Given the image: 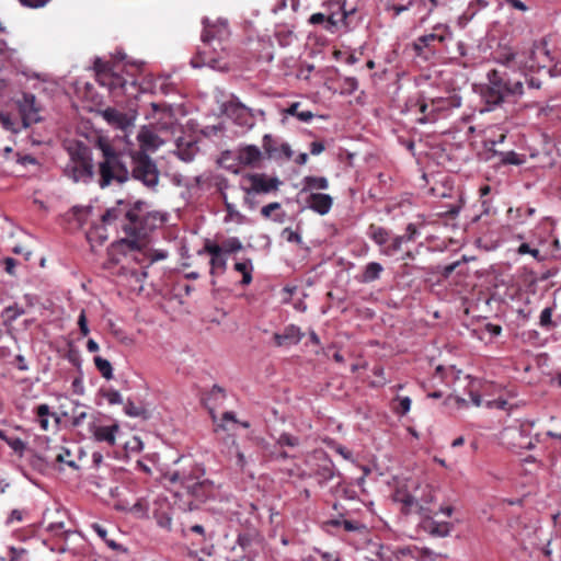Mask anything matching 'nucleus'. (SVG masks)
Here are the masks:
<instances>
[{
  "label": "nucleus",
  "instance_id": "nucleus-20",
  "mask_svg": "<svg viewBox=\"0 0 561 561\" xmlns=\"http://www.w3.org/2000/svg\"><path fill=\"white\" fill-rule=\"evenodd\" d=\"M534 426L535 421H527L520 425L517 431L520 440L513 445L516 453H518L519 449H534L536 445L541 442L540 434H536L534 437H530V428Z\"/></svg>",
  "mask_w": 561,
  "mask_h": 561
},
{
  "label": "nucleus",
  "instance_id": "nucleus-47",
  "mask_svg": "<svg viewBox=\"0 0 561 561\" xmlns=\"http://www.w3.org/2000/svg\"><path fill=\"white\" fill-rule=\"evenodd\" d=\"M91 528L108 547H111L114 550L118 549V545L114 540L107 538V530L105 527L98 523H94L91 525Z\"/></svg>",
  "mask_w": 561,
  "mask_h": 561
},
{
  "label": "nucleus",
  "instance_id": "nucleus-12",
  "mask_svg": "<svg viewBox=\"0 0 561 561\" xmlns=\"http://www.w3.org/2000/svg\"><path fill=\"white\" fill-rule=\"evenodd\" d=\"M453 38V32L447 24L438 23L433 27V32L415 38L412 48L417 57L427 59L436 51V43H445Z\"/></svg>",
  "mask_w": 561,
  "mask_h": 561
},
{
  "label": "nucleus",
  "instance_id": "nucleus-50",
  "mask_svg": "<svg viewBox=\"0 0 561 561\" xmlns=\"http://www.w3.org/2000/svg\"><path fill=\"white\" fill-rule=\"evenodd\" d=\"M288 7H290L294 12H297L300 7V0H277L275 7L273 8V12L277 13L279 11H284Z\"/></svg>",
  "mask_w": 561,
  "mask_h": 561
},
{
  "label": "nucleus",
  "instance_id": "nucleus-2",
  "mask_svg": "<svg viewBox=\"0 0 561 561\" xmlns=\"http://www.w3.org/2000/svg\"><path fill=\"white\" fill-rule=\"evenodd\" d=\"M66 512L57 504L43 512L42 520L37 525V538L41 540L37 553L67 551L78 553L76 543L82 541V537L79 533L66 528Z\"/></svg>",
  "mask_w": 561,
  "mask_h": 561
},
{
  "label": "nucleus",
  "instance_id": "nucleus-25",
  "mask_svg": "<svg viewBox=\"0 0 561 561\" xmlns=\"http://www.w3.org/2000/svg\"><path fill=\"white\" fill-rule=\"evenodd\" d=\"M302 333L300 329L294 324L287 325L282 333L273 335L276 346L295 345L301 341Z\"/></svg>",
  "mask_w": 561,
  "mask_h": 561
},
{
  "label": "nucleus",
  "instance_id": "nucleus-24",
  "mask_svg": "<svg viewBox=\"0 0 561 561\" xmlns=\"http://www.w3.org/2000/svg\"><path fill=\"white\" fill-rule=\"evenodd\" d=\"M174 533L181 534L182 537H188L190 533L201 536L203 539L206 537V531L203 525L192 524L190 522V515L183 512L181 515H176Z\"/></svg>",
  "mask_w": 561,
  "mask_h": 561
},
{
  "label": "nucleus",
  "instance_id": "nucleus-49",
  "mask_svg": "<svg viewBox=\"0 0 561 561\" xmlns=\"http://www.w3.org/2000/svg\"><path fill=\"white\" fill-rule=\"evenodd\" d=\"M414 5V0H409L405 4L387 3L385 10L392 12L393 18L399 16L402 12L410 10Z\"/></svg>",
  "mask_w": 561,
  "mask_h": 561
},
{
  "label": "nucleus",
  "instance_id": "nucleus-45",
  "mask_svg": "<svg viewBox=\"0 0 561 561\" xmlns=\"http://www.w3.org/2000/svg\"><path fill=\"white\" fill-rule=\"evenodd\" d=\"M87 419L85 407L79 403H76V407L71 412V422L73 426H80L84 420Z\"/></svg>",
  "mask_w": 561,
  "mask_h": 561
},
{
  "label": "nucleus",
  "instance_id": "nucleus-35",
  "mask_svg": "<svg viewBox=\"0 0 561 561\" xmlns=\"http://www.w3.org/2000/svg\"><path fill=\"white\" fill-rule=\"evenodd\" d=\"M233 106H234V112L236 111L244 112L245 114H248L250 116V117L242 118V114H240L237 117V119H239L238 124L245 126L248 128H252L254 126V111L252 108L245 106L240 101L236 102L233 104Z\"/></svg>",
  "mask_w": 561,
  "mask_h": 561
},
{
  "label": "nucleus",
  "instance_id": "nucleus-54",
  "mask_svg": "<svg viewBox=\"0 0 561 561\" xmlns=\"http://www.w3.org/2000/svg\"><path fill=\"white\" fill-rule=\"evenodd\" d=\"M39 417H51V428L57 430L59 425V419L54 414L49 413V408L47 404H41L37 407V419Z\"/></svg>",
  "mask_w": 561,
  "mask_h": 561
},
{
  "label": "nucleus",
  "instance_id": "nucleus-32",
  "mask_svg": "<svg viewBox=\"0 0 561 561\" xmlns=\"http://www.w3.org/2000/svg\"><path fill=\"white\" fill-rule=\"evenodd\" d=\"M299 107H300V103L294 102L287 108H285L283 111V114L285 116H295L300 122L309 123L314 116L313 113L309 110L299 111Z\"/></svg>",
  "mask_w": 561,
  "mask_h": 561
},
{
  "label": "nucleus",
  "instance_id": "nucleus-41",
  "mask_svg": "<svg viewBox=\"0 0 561 561\" xmlns=\"http://www.w3.org/2000/svg\"><path fill=\"white\" fill-rule=\"evenodd\" d=\"M358 89V80L355 77H344L341 80V93L352 95Z\"/></svg>",
  "mask_w": 561,
  "mask_h": 561
},
{
  "label": "nucleus",
  "instance_id": "nucleus-1",
  "mask_svg": "<svg viewBox=\"0 0 561 561\" xmlns=\"http://www.w3.org/2000/svg\"><path fill=\"white\" fill-rule=\"evenodd\" d=\"M104 226H114L124 237L118 241L130 251H139L144 241L162 220L157 211H147L142 201L119 199L101 217Z\"/></svg>",
  "mask_w": 561,
  "mask_h": 561
},
{
  "label": "nucleus",
  "instance_id": "nucleus-39",
  "mask_svg": "<svg viewBox=\"0 0 561 561\" xmlns=\"http://www.w3.org/2000/svg\"><path fill=\"white\" fill-rule=\"evenodd\" d=\"M0 123L5 130H9V131H12L15 134L19 133L23 128L21 125V122L16 123L11 117L10 114L4 113V112H0Z\"/></svg>",
  "mask_w": 561,
  "mask_h": 561
},
{
  "label": "nucleus",
  "instance_id": "nucleus-60",
  "mask_svg": "<svg viewBox=\"0 0 561 561\" xmlns=\"http://www.w3.org/2000/svg\"><path fill=\"white\" fill-rule=\"evenodd\" d=\"M516 58V54L515 53H504V54H501L499 57L495 58V61L497 64H500L501 66H503V68H506L508 69V65L514 61Z\"/></svg>",
  "mask_w": 561,
  "mask_h": 561
},
{
  "label": "nucleus",
  "instance_id": "nucleus-19",
  "mask_svg": "<svg viewBox=\"0 0 561 561\" xmlns=\"http://www.w3.org/2000/svg\"><path fill=\"white\" fill-rule=\"evenodd\" d=\"M15 104L22 127H30L34 121L33 116L35 115V95L32 93H22V96L15 100Z\"/></svg>",
  "mask_w": 561,
  "mask_h": 561
},
{
  "label": "nucleus",
  "instance_id": "nucleus-6",
  "mask_svg": "<svg viewBox=\"0 0 561 561\" xmlns=\"http://www.w3.org/2000/svg\"><path fill=\"white\" fill-rule=\"evenodd\" d=\"M69 160L64 168V173L75 183L88 184L93 181L94 170L92 150L82 141H71L67 146Z\"/></svg>",
  "mask_w": 561,
  "mask_h": 561
},
{
  "label": "nucleus",
  "instance_id": "nucleus-7",
  "mask_svg": "<svg viewBox=\"0 0 561 561\" xmlns=\"http://www.w3.org/2000/svg\"><path fill=\"white\" fill-rule=\"evenodd\" d=\"M129 180L140 182L151 192L158 191L160 171L157 162L146 152L128 151Z\"/></svg>",
  "mask_w": 561,
  "mask_h": 561
},
{
  "label": "nucleus",
  "instance_id": "nucleus-63",
  "mask_svg": "<svg viewBox=\"0 0 561 561\" xmlns=\"http://www.w3.org/2000/svg\"><path fill=\"white\" fill-rule=\"evenodd\" d=\"M10 552L11 561H26L24 557L27 553V551L25 549L12 547Z\"/></svg>",
  "mask_w": 561,
  "mask_h": 561
},
{
  "label": "nucleus",
  "instance_id": "nucleus-61",
  "mask_svg": "<svg viewBox=\"0 0 561 561\" xmlns=\"http://www.w3.org/2000/svg\"><path fill=\"white\" fill-rule=\"evenodd\" d=\"M124 410H125V413L131 417L140 416L144 412L142 408L135 405L131 401H128L125 404Z\"/></svg>",
  "mask_w": 561,
  "mask_h": 561
},
{
  "label": "nucleus",
  "instance_id": "nucleus-22",
  "mask_svg": "<svg viewBox=\"0 0 561 561\" xmlns=\"http://www.w3.org/2000/svg\"><path fill=\"white\" fill-rule=\"evenodd\" d=\"M175 512L167 501L159 503V506L153 512V517L157 525L168 531H174L175 523L173 524Z\"/></svg>",
  "mask_w": 561,
  "mask_h": 561
},
{
  "label": "nucleus",
  "instance_id": "nucleus-18",
  "mask_svg": "<svg viewBox=\"0 0 561 561\" xmlns=\"http://www.w3.org/2000/svg\"><path fill=\"white\" fill-rule=\"evenodd\" d=\"M137 141L139 144V148L135 151H142L148 154L149 152L157 151L163 145V140L159 135L148 126H142L138 131Z\"/></svg>",
  "mask_w": 561,
  "mask_h": 561
},
{
  "label": "nucleus",
  "instance_id": "nucleus-51",
  "mask_svg": "<svg viewBox=\"0 0 561 561\" xmlns=\"http://www.w3.org/2000/svg\"><path fill=\"white\" fill-rule=\"evenodd\" d=\"M331 525L341 526L346 531H357L363 527L360 523L348 519H334L331 522Z\"/></svg>",
  "mask_w": 561,
  "mask_h": 561
},
{
  "label": "nucleus",
  "instance_id": "nucleus-28",
  "mask_svg": "<svg viewBox=\"0 0 561 561\" xmlns=\"http://www.w3.org/2000/svg\"><path fill=\"white\" fill-rule=\"evenodd\" d=\"M423 529L434 537H447L451 533L453 525L448 522H437L432 517H427L422 523Z\"/></svg>",
  "mask_w": 561,
  "mask_h": 561
},
{
  "label": "nucleus",
  "instance_id": "nucleus-5",
  "mask_svg": "<svg viewBox=\"0 0 561 561\" xmlns=\"http://www.w3.org/2000/svg\"><path fill=\"white\" fill-rule=\"evenodd\" d=\"M204 30L202 33V46L198 47L197 54L191 59L193 68H217L219 67L220 56L218 50L224 49L222 41L228 37L229 30L227 22L209 24L208 20H203Z\"/></svg>",
  "mask_w": 561,
  "mask_h": 561
},
{
  "label": "nucleus",
  "instance_id": "nucleus-27",
  "mask_svg": "<svg viewBox=\"0 0 561 561\" xmlns=\"http://www.w3.org/2000/svg\"><path fill=\"white\" fill-rule=\"evenodd\" d=\"M103 117L105 121L116 128L126 129L133 125V118L126 113H123L116 108L107 107L103 111Z\"/></svg>",
  "mask_w": 561,
  "mask_h": 561
},
{
  "label": "nucleus",
  "instance_id": "nucleus-15",
  "mask_svg": "<svg viewBox=\"0 0 561 561\" xmlns=\"http://www.w3.org/2000/svg\"><path fill=\"white\" fill-rule=\"evenodd\" d=\"M99 83L106 87L108 91L114 94L134 95V92H138L135 79L127 80L113 70L107 75H101V81Z\"/></svg>",
  "mask_w": 561,
  "mask_h": 561
},
{
  "label": "nucleus",
  "instance_id": "nucleus-33",
  "mask_svg": "<svg viewBox=\"0 0 561 561\" xmlns=\"http://www.w3.org/2000/svg\"><path fill=\"white\" fill-rule=\"evenodd\" d=\"M159 285H172V288L170 289V297L169 299H175L178 300L179 304H183V295L182 293L184 291L185 295H188L190 294V290H191V287L187 283H182V282H179V283H159Z\"/></svg>",
  "mask_w": 561,
  "mask_h": 561
},
{
  "label": "nucleus",
  "instance_id": "nucleus-16",
  "mask_svg": "<svg viewBox=\"0 0 561 561\" xmlns=\"http://www.w3.org/2000/svg\"><path fill=\"white\" fill-rule=\"evenodd\" d=\"M264 154L273 160H289L294 152L288 142H279L271 134H265L262 139Z\"/></svg>",
  "mask_w": 561,
  "mask_h": 561
},
{
  "label": "nucleus",
  "instance_id": "nucleus-14",
  "mask_svg": "<svg viewBox=\"0 0 561 561\" xmlns=\"http://www.w3.org/2000/svg\"><path fill=\"white\" fill-rule=\"evenodd\" d=\"M236 546L243 552L242 560L256 561L264 549V537L256 529H248L238 535Z\"/></svg>",
  "mask_w": 561,
  "mask_h": 561
},
{
  "label": "nucleus",
  "instance_id": "nucleus-3",
  "mask_svg": "<svg viewBox=\"0 0 561 561\" xmlns=\"http://www.w3.org/2000/svg\"><path fill=\"white\" fill-rule=\"evenodd\" d=\"M488 82L481 88V98L486 111H492L505 102H516L524 94L523 75L506 68L491 69Z\"/></svg>",
  "mask_w": 561,
  "mask_h": 561
},
{
  "label": "nucleus",
  "instance_id": "nucleus-9",
  "mask_svg": "<svg viewBox=\"0 0 561 561\" xmlns=\"http://www.w3.org/2000/svg\"><path fill=\"white\" fill-rule=\"evenodd\" d=\"M461 105V96L456 93H448L446 96L434 98L426 100L420 96L416 100L415 106L422 114L417 122L421 124L433 123L445 116L446 113Z\"/></svg>",
  "mask_w": 561,
  "mask_h": 561
},
{
  "label": "nucleus",
  "instance_id": "nucleus-56",
  "mask_svg": "<svg viewBox=\"0 0 561 561\" xmlns=\"http://www.w3.org/2000/svg\"><path fill=\"white\" fill-rule=\"evenodd\" d=\"M552 309L550 307L545 308L540 313L539 323L542 328H551L554 327L552 322Z\"/></svg>",
  "mask_w": 561,
  "mask_h": 561
},
{
  "label": "nucleus",
  "instance_id": "nucleus-46",
  "mask_svg": "<svg viewBox=\"0 0 561 561\" xmlns=\"http://www.w3.org/2000/svg\"><path fill=\"white\" fill-rule=\"evenodd\" d=\"M234 270L242 274V280H252V262L251 260H244L234 264Z\"/></svg>",
  "mask_w": 561,
  "mask_h": 561
},
{
  "label": "nucleus",
  "instance_id": "nucleus-21",
  "mask_svg": "<svg viewBox=\"0 0 561 561\" xmlns=\"http://www.w3.org/2000/svg\"><path fill=\"white\" fill-rule=\"evenodd\" d=\"M332 206L333 198L331 195L325 193L311 192L306 198V207L319 214L320 216L329 214Z\"/></svg>",
  "mask_w": 561,
  "mask_h": 561
},
{
  "label": "nucleus",
  "instance_id": "nucleus-11",
  "mask_svg": "<svg viewBox=\"0 0 561 561\" xmlns=\"http://www.w3.org/2000/svg\"><path fill=\"white\" fill-rule=\"evenodd\" d=\"M51 439L47 436L37 437V449H41V455H37V470H43L39 462L45 463L47 467L62 469L66 465L70 468H77L75 459H65V456H70V450L59 444L50 445Z\"/></svg>",
  "mask_w": 561,
  "mask_h": 561
},
{
  "label": "nucleus",
  "instance_id": "nucleus-59",
  "mask_svg": "<svg viewBox=\"0 0 561 561\" xmlns=\"http://www.w3.org/2000/svg\"><path fill=\"white\" fill-rule=\"evenodd\" d=\"M225 206H226L227 216L229 217V219H236L238 222L242 221L243 215L239 210L236 209L233 204L228 203L226 201Z\"/></svg>",
  "mask_w": 561,
  "mask_h": 561
},
{
  "label": "nucleus",
  "instance_id": "nucleus-38",
  "mask_svg": "<svg viewBox=\"0 0 561 561\" xmlns=\"http://www.w3.org/2000/svg\"><path fill=\"white\" fill-rule=\"evenodd\" d=\"M94 365L103 378H105L106 380H111L113 378V367L107 359L101 356H95Z\"/></svg>",
  "mask_w": 561,
  "mask_h": 561
},
{
  "label": "nucleus",
  "instance_id": "nucleus-10",
  "mask_svg": "<svg viewBox=\"0 0 561 561\" xmlns=\"http://www.w3.org/2000/svg\"><path fill=\"white\" fill-rule=\"evenodd\" d=\"M354 9L347 11L345 2L340 0L329 1L323 12H317L310 15L308 22L311 25H321L330 33H336L342 28H347V18L354 13Z\"/></svg>",
  "mask_w": 561,
  "mask_h": 561
},
{
  "label": "nucleus",
  "instance_id": "nucleus-34",
  "mask_svg": "<svg viewBox=\"0 0 561 561\" xmlns=\"http://www.w3.org/2000/svg\"><path fill=\"white\" fill-rule=\"evenodd\" d=\"M370 239L376 242L378 245H380L382 249L387 245L389 241V232L387 229L378 226L371 225L369 227L368 232Z\"/></svg>",
  "mask_w": 561,
  "mask_h": 561
},
{
  "label": "nucleus",
  "instance_id": "nucleus-17",
  "mask_svg": "<svg viewBox=\"0 0 561 561\" xmlns=\"http://www.w3.org/2000/svg\"><path fill=\"white\" fill-rule=\"evenodd\" d=\"M263 158L264 152L255 145H241L236 150V160L244 167H260Z\"/></svg>",
  "mask_w": 561,
  "mask_h": 561
},
{
  "label": "nucleus",
  "instance_id": "nucleus-64",
  "mask_svg": "<svg viewBox=\"0 0 561 561\" xmlns=\"http://www.w3.org/2000/svg\"><path fill=\"white\" fill-rule=\"evenodd\" d=\"M21 313H22V310L19 309L18 307H13V306L5 307V309L3 311V316L8 320H15Z\"/></svg>",
  "mask_w": 561,
  "mask_h": 561
},
{
  "label": "nucleus",
  "instance_id": "nucleus-30",
  "mask_svg": "<svg viewBox=\"0 0 561 561\" xmlns=\"http://www.w3.org/2000/svg\"><path fill=\"white\" fill-rule=\"evenodd\" d=\"M302 188L300 193L312 192L313 190H327L329 187V181L325 176H305L301 181Z\"/></svg>",
  "mask_w": 561,
  "mask_h": 561
},
{
  "label": "nucleus",
  "instance_id": "nucleus-4",
  "mask_svg": "<svg viewBox=\"0 0 561 561\" xmlns=\"http://www.w3.org/2000/svg\"><path fill=\"white\" fill-rule=\"evenodd\" d=\"M101 152L98 161V184L101 188L123 185L129 181L128 151L115 148L107 138L100 137L95 144Z\"/></svg>",
  "mask_w": 561,
  "mask_h": 561
},
{
  "label": "nucleus",
  "instance_id": "nucleus-29",
  "mask_svg": "<svg viewBox=\"0 0 561 561\" xmlns=\"http://www.w3.org/2000/svg\"><path fill=\"white\" fill-rule=\"evenodd\" d=\"M119 432V426L117 424L108 425V426H93L92 435L96 442L106 443L110 446H114L116 443V435Z\"/></svg>",
  "mask_w": 561,
  "mask_h": 561
},
{
  "label": "nucleus",
  "instance_id": "nucleus-57",
  "mask_svg": "<svg viewBox=\"0 0 561 561\" xmlns=\"http://www.w3.org/2000/svg\"><path fill=\"white\" fill-rule=\"evenodd\" d=\"M147 256H148V260L150 261V263H154L158 261L165 260L169 256V252L167 250L157 249V250L149 251Z\"/></svg>",
  "mask_w": 561,
  "mask_h": 561
},
{
  "label": "nucleus",
  "instance_id": "nucleus-48",
  "mask_svg": "<svg viewBox=\"0 0 561 561\" xmlns=\"http://www.w3.org/2000/svg\"><path fill=\"white\" fill-rule=\"evenodd\" d=\"M277 445L280 447L287 446V447H297L300 444V440L297 436L291 435L289 433H282L277 440Z\"/></svg>",
  "mask_w": 561,
  "mask_h": 561
},
{
  "label": "nucleus",
  "instance_id": "nucleus-62",
  "mask_svg": "<svg viewBox=\"0 0 561 561\" xmlns=\"http://www.w3.org/2000/svg\"><path fill=\"white\" fill-rule=\"evenodd\" d=\"M417 234L419 231L416 229V226L414 224H409L405 228L404 234H402V238L405 240V242H409L414 240Z\"/></svg>",
  "mask_w": 561,
  "mask_h": 561
},
{
  "label": "nucleus",
  "instance_id": "nucleus-55",
  "mask_svg": "<svg viewBox=\"0 0 561 561\" xmlns=\"http://www.w3.org/2000/svg\"><path fill=\"white\" fill-rule=\"evenodd\" d=\"M282 236L286 239L287 242L290 243L300 244L302 242L301 234L290 228H285L282 232Z\"/></svg>",
  "mask_w": 561,
  "mask_h": 561
},
{
  "label": "nucleus",
  "instance_id": "nucleus-13",
  "mask_svg": "<svg viewBox=\"0 0 561 561\" xmlns=\"http://www.w3.org/2000/svg\"><path fill=\"white\" fill-rule=\"evenodd\" d=\"M282 182L277 176L265 173H248L242 176L241 190L245 193L244 203H250V196L268 194L278 191Z\"/></svg>",
  "mask_w": 561,
  "mask_h": 561
},
{
  "label": "nucleus",
  "instance_id": "nucleus-43",
  "mask_svg": "<svg viewBox=\"0 0 561 561\" xmlns=\"http://www.w3.org/2000/svg\"><path fill=\"white\" fill-rule=\"evenodd\" d=\"M220 247L224 249V253L226 254L238 252L243 248L242 242L238 237H230L226 239Z\"/></svg>",
  "mask_w": 561,
  "mask_h": 561
},
{
  "label": "nucleus",
  "instance_id": "nucleus-8",
  "mask_svg": "<svg viewBox=\"0 0 561 561\" xmlns=\"http://www.w3.org/2000/svg\"><path fill=\"white\" fill-rule=\"evenodd\" d=\"M205 470L202 466L195 465L190 472L174 471L170 474L171 482H180L198 502H205L215 494V484L209 479H202Z\"/></svg>",
  "mask_w": 561,
  "mask_h": 561
},
{
  "label": "nucleus",
  "instance_id": "nucleus-58",
  "mask_svg": "<svg viewBox=\"0 0 561 561\" xmlns=\"http://www.w3.org/2000/svg\"><path fill=\"white\" fill-rule=\"evenodd\" d=\"M103 397L107 400L110 404H121L123 402L122 394L118 390L111 389L104 392Z\"/></svg>",
  "mask_w": 561,
  "mask_h": 561
},
{
  "label": "nucleus",
  "instance_id": "nucleus-52",
  "mask_svg": "<svg viewBox=\"0 0 561 561\" xmlns=\"http://www.w3.org/2000/svg\"><path fill=\"white\" fill-rule=\"evenodd\" d=\"M91 209L88 207H81V206H73L71 208V214L73 218L78 221V225L82 226L88 216L90 215Z\"/></svg>",
  "mask_w": 561,
  "mask_h": 561
},
{
  "label": "nucleus",
  "instance_id": "nucleus-23",
  "mask_svg": "<svg viewBox=\"0 0 561 561\" xmlns=\"http://www.w3.org/2000/svg\"><path fill=\"white\" fill-rule=\"evenodd\" d=\"M207 253L210 255V268L214 273L215 270H225L227 257L224 253V249L217 243H213L209 240L206 241L203 250L198 251V254Z\"/></svg>",
  "mask_w": 561,
  "mask_h": 561
},
{
  "label": "nucleus",
  "instance_id": "nucleus-36",
  "mask_svg": "<svg viewBox=\"0 0 561 561\" xmlns=\"http://www.w3.org/2000/svg\"><path fill=\"white\" fill-rule=\"evenodd\" d=\"M493 154L500 158L501 163L503 164H512V165H520L524 162V159L520 154L515 151H496L493 150Z\"/></svg>",
  "mask_w": 561,
  "mask_h": 561
},
{
  "label": "nucleus",
  "instance_id": "nucleus-44",
  "mask_svg": "<svg viewBox=\"0 0 561 561\" xmlns=\"http://www.w3.org/2000/svg\"><path fill=\"white\" fill-rule=\"evenodd\" d=\"M87 239L91 243L96 240L99 241L100 244L103 243L107 239V236L105 233V228L103 226H96L94 228H91L87 232Z\"/></svg>",
  "mask_w": 561,
  "mask_h": 561
},
{
  "label": "nucleus",
  "instance_id": "nucleus-26",
  "mask_svg": "<svg viewBox=\"0 0 561 561\" xmlns=\"http://www.w3.org/2000/svg\"><path fill=\"white\" fill-rule=\"evenodd\" d=\"M340 478V472L336 470L331 459H324L321 465H318L314 471V478L320 485H327L334 478Z\"/></svg>",
  "mask_w": 561,
  "mask_h": 561
},
{
  "label": "nucleus",
  "instance_id": "nucleus-42",
  "mask_svg": "<svg viewBox=\"0 0 561 561\" xmlns=\"http://www.w3.org/2000/svg\"><path fill=\"white\" fill-rule=\"evenodd\" d=\"M404 242L405 240L402 238V236H396L391 239V241H388L387 245L382 249V252L386 255H394L401 250Z\"/></svg>",
  "mask_w": 561,
  "mask_h": 561
},
{
  "label": "nucleus",
  "instance_id": "nucleus-37",
  "mask_svg": "<svg viewBox=\"0 0 561 561\" xmlns=\"http://www.w3.org/2000/svg\"><path fill=\"white\" fill-rule=\"evenodd\" d=\"M197 150L198 148L194 142L187 144L186 147H183V145L179 144L176 154L182 161L191 162L194 159Z\"/></svg>",
  "mask_w": 561,
  "mask_h": 561
},
{
  "label": "nucleus",
  "instance_id": "nucleus-53",
  "mask_svg": "<svg viewBox=\"0 0 561 561\" xmlns=\"http://www.w3.org/2000/svg\"><path fill=\"white\" fill-rule=\"evenodd\" d=\"M93 68L95 70V76H96L98 82L101 81V75H103V73L107 75L112 70L110 62L103 61L101 58H96L94 60Z\"/></svg>",
  "mask_w": 561,
  "mask_h": 561
},
{
  "label": "nucleus",
  "instance_id": "nucleus-40",
  "mask_svg": "<svg viewBox=\"0 0 561 561\" xmlns=\"http://www.w3.org/2000/svg\"><path fill=\"white\" fill-rule=\"evenodd\" d=\"M382 272V266L378 262H370L366 265L364 270V280H375L379 278L380 273Z\"/></svg>",
  "mask_w": 561,
  "mask_h": 561
},
{
  "label": "nucleus",
  "instance_id": "nucleus-31",
  "mask_svg": "<svg viewBox=\"0 0 561 561\" xmlns=\"http://www.w3.org/2000/svg\"><path fill=\"white\" fill-rule=\"evenodd\" d=\"M536 209L531 206L525 205L517 208H510L507 210L508 218L517 225H523L527 217L534 216Z\"/></svg>",
  "mask_w": 561,
  "mask_h": 561
}]
</instances>
